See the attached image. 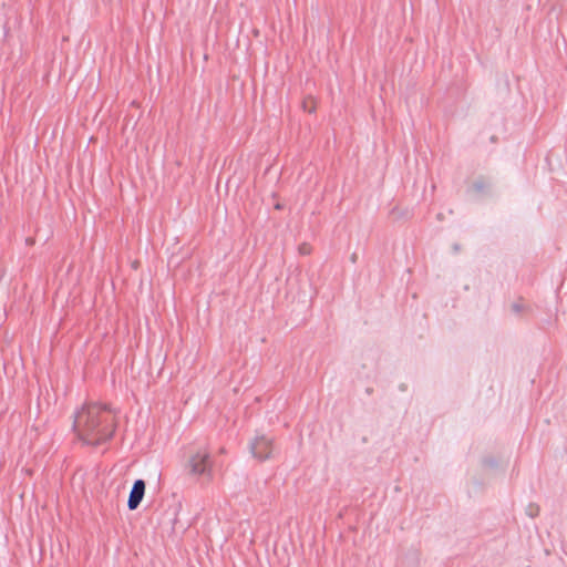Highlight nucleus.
I'll list each match as a JSON object with an SVG mask.
<instances>
[{
  "label": "nucleus",
  "instance_id": "f257e3e1",
  "mask_svg": "<svg viewBox=\"0 0 567 567\" xmlns=\"http://www.w3.org/2000/svg\"><path fill=\"white\" fill-rule=\"evenodd\" d=\"M73 429L86 444L96 446L113 437L115 420L105 406L87 405L75 413Z\"/></svg>",
  "mask_w": 567,
  "mask_h": 567
},
{
  "label": "nucleus",
  "instance_id": "f03ea898",
  "mask_svg": "<svg viewBox=\"0 0 567 567\" xmlns=\"http://www.w3.org/2000/svg\"><path fill=\"white\" fill-rule=\"evenodd\" d=\"M188 473L193 476L203 477L207 481L213 477V461L206 449H199L190 455L187 462Z\"/></svg>",
  "mask_w": 567,
  "mask_h": 567
},
{
  "label": "nucleus",
  "instance_id": "7ed1b4c3",
  "mask_svg": "<svg viewBox=\"0 0 567 567\" xmlns=\"http://www.w3.org/2000/svg\"><path fill=\"white\" fill-rule=\"evenodd\" d=\"M249 450L252 456L260 462L271 460L278 453L274 439L265 434L256 435L249 443Z\"/></svg>",
  "mask_w": 567,
  "mask_h": 567
},
{
  "label": "nucleus",
  "instance_id": "20e7f679",
  "mask_svg": "<svg viewBox=\"0 0 567 567\" xmlns=\"http://www.w3.org/2000/svg\"><path fill=\"white\" fill-rule=\"evenodd\" d=\"M494 184L491 178L478 176L467 186L466 194L473 200L483 199L493 194Z\"/></svg>",
  "mask_w": 567,
  "mask_h": 567
},
{
  "label": "nucleus",
  "instance_id": "39448f33",
  "mask_svg": "<svg viewBox=\"0 0 567 567\" xmlns=\"http://www.w3.org/2000/svg\"><path fill=\"white\" fill-rule=\"evenodd\" d=\"M146 489V483L142 478L134 481L127 498V508L135 511L142 503Z\"/></svg>",
  "mask_w": 567,
  "mask_h": 567
},
{
  "label": "nucleus",
  "instance_id": "423d86ee",
  "mask_svg": "<svg viewBox=\"0 0 567 567\" xmlns=\"http://www.w3.org/2000/svg\"><path fill=\"white\" fill-rule=\"evenodd\" d=\"M539 513V507L538 505H535V504H529L528 507L526 508V514L529 516V517H535L537 516Z\"/></svg>",
  "mask_w": 567,
  "mask_h": 567
},
{
  "label": "nucleus",
  "instance_id": "0eeeda50",
  "mask_svg": "<svg viewBox=\"0 0 567 567\" xmlns=\"http://www.w3.org/2000/svg\"><path fill=\"white\" fill-rule=\"evenodd\" d=\"M270 205L272 206L274 209H278V210L284 209L282 204L274 196L271 198H269V205L267 206V209H270Z\"/></svg>",
  "mask_w": 567,
  "mask_h": 567
},
{
  "label": "nucleus",
  "instance_id": "6e6552de",
  "mask_svg": "<svg viewBox=\"0 0 567 567\" xmlns=\"http://www.w3.org/2000/svg\"><path fill=\"white\" fill-rule=\"evenodd\" d=\"M511 309L514 313L516 315H519L522 313L524 310H525V306L520 302H514L512 306H511Z\"/></svg>",
  "mask_w": 567,
  "mask_h": 567
},
{
  "label": "nucleus",
  "instance_id": "1a4fd4ad",
  "mask_svg": "<svg viewBox=\"0 0 567 567\" xmlns=\"http://www.w3.org/2000/svg\"><path fill=\"white\" fill-rule=\"evenodd\" d=\"M484 465L488 466L491 468H495L498 466V463H497L496 458H494V457H485Z\"/></svg>",
  "mask_w": 567,
  "mask_h": 567
},
{
  "label": "nucleus",
  "instance_id": "9d476101",
  "mask_svg": "<svg viewBox=\"0 0 567 567\" xmlns=\"http://www.w3.org/2000/svg\"><path fill=\"white\" fill-rule=\"evenodd\" d=\"M310 251H311V248H310V246L308 244H302V245L299 246V252L301 255H309Z\"/></svg>",
  "mask_w": 567,
  "mask_h": 567
},
{
  "label": "nucleus",
  "instance_id": "9b49d317",
  "mask_svg": "<svg viewBox=\"0 0 567 567\" xmlns=\"http://www.w3.org/2000/svg\"><path fill=\"white\" fill-rule=\"evenodd\" d=\"M451 248H452V252L454 255L458 254L461 251V249H462L461 245L457 244V243H454Z\"/></svg>",
  "mask_w": 567,
  "mask_h": 567
},
{
  "label": "nucleus",
  "instance_id": "f8f14e48",
  "mask_svg": "<svg viewBox=\"0 0 567 567\" xmlns=\"http://www.w3.org/2000/svg\"><path fill=\"white\" fill-rule=\"evenodd\" d=\"M25 241H27V244H28V245H32V244H33V239H32V238H30V237H29V238H27V239H25Z\"/></svg>",
  "mask_w": 567,
  "mask_h": 567
},
{
  "label": "nucleus",
  "instance_id": "ddd939ff",
  "mask_svg": "<svg viewBox=\"0 0 567 567\" xmlns=\"http://www.w3.org/2000/svg\"><path fill=\"white\" fill-rule=\"evenodd\" d=\"M355 258H357V255H355V254H353V255L351 256V260L354 262V261H355Z\"/></svg>",
  "mask_w": 567,
  "mask_h": 567
},
{
  "label": "nucleus",
  "instance_id": "4468645a",
  "mask_svg": "<svg viewBox=\"0 0 567 567\" xmlns=\"http://www.w3.org/2000/svg\"><path fill=\"white\" fill-rule=\"evenodd\" d=\"M367 393H368V394H371V393H372V389H371V388H368V389H367Z\"/></svg>",
  "mask_w": 567,
  "mask_h": 567
}]
</instances>
